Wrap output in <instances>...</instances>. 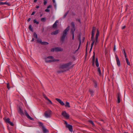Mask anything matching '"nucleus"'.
<instances>
[{"label":"nucleus","instance_id":"1","mask_svg":"<svg viewBox=\"0 0 133 133\" xmlns=\"http://www.w3.org/2000/svg\"><path fill=\"white\" fill-rule=\"evenodd\" d=\"M70 29V26H68V27L64 31L60 38L61 42L62 43L65 40L67 35V32Z\"/></svg>","mask_w":133,"mask_h":133},{"label":"nucleus","instance_id":"2","mask_svg":"<svg viewBox=\"0 0 133 133\" xmlns=\"http://www.w3.org/2000/svg\"><path fill=\"white\" fill-rule=\"evenodd\" d=\"M45 62L47 63H51L52 62L59 61L58 59H54V57L52 56H49L47 57L44 58Z\"/></svg>","mask_w":133,"mask_h":133},{"label":"nucleus","instance_id":"3","mask_svg":"<svg viewBox=\"0 0 133 133\" xmlns=\"http://www.w3.org/2000/svg\"><path fill=\"white\" fill-rule=\"evenodd\" d=\"M71 64H72L71 62H69L65 64H60L59 66V69L63 70L68 69Z\"/></svg>","mask_w":133,"mask_h":133},{"label":"nucleus","instance_id":"4","mask_svg":"<svg viewBox=\"0 0 133 133\" xmlns=\"http://www.w3.org/2000/svg\"><path fill=\"white\" fill-rule=\"evenodd\" d=\"M52 115V111L50 110H48L45 112L44 113V116L46 118H50Z\"/></svg>","mask_w":133,"mask_h":133},{"label":"nucleus","instance_id":"5","mask_svg":"<svg viewBox=\"0 0 133 133\" xmlns=\"http://www.w3.org/2000/svg\"><path fill=\"white\" fill-rule=\"evenodd\" d=\"M62 115L65 118L68 119L69 118V115L65 111H62Z\"/></svg>","mask_w":133,"mask_h":133},{"label":"nucleus","instance_id":"6","mask_svg":"<svg viewBox=\"0 0 133 133\" xmlns=\"http://www.w3.org/2000/svg\"><path fill=\"white\" fill-rule=\"evenodd\" d=\"M96 29V28L95 27H94L92 29L91 32V39H94V35L95 34V32Z\"/></svg>","mask_w":133,"mask_h":133},{"label":"nucleus","instance_id":"7","mask_svg":"<svg viewBox=\"0 0 133 133\" xmlns=\"http://www.w3.org/2000/svg\"><path fill=\"white\" fill-rule=\"evenodd\" d=\"M115 56L117 62V64L118 66H121V64L119 58L116 55H115Z\"/></svg>","mask_w":133,"mask_h":133},{"label":"nucleus","instance_id":"8","mask_svg":"<svg viewBox=\"0 0 133 133\" xmlns=\"http://www.w3.org/2000/svg\"><path fill=\"white\" fill-rule=\"evenodd\" d=\"M25 114L26 116L28 118V119H30L31 120H34V119L32 117H31L29 115V114H28V112H27V111L26 110H25Z\"/></svg>","mask_w":133,"mask_h":133},{"label":"nucleus","instance_id":"9","mask_svg":"<svg viewBox=\"0 0 133 133\" xmlns=\"http://www.w3.org/2000/svg\"><path fill=\"white\" fill-rule=\"evenodd\" d=\"M55 99L60 104L62 105H65V104L64 102L61 101V100L59 99L58 98H56Z\"/></svg>","mask_w":133,"mask_h":133},{"label":"nucleus","instance_id":"10","mask_svg":"<svg viewBox=\"0 0 133 133\" xmlns=\"http://www.w3.org/2000/svg\"><path fill=\"white\" fill-rule=\"evenodd\" d=\"M59 30H57L55 31H54L51 33V34L52 35H57L59 33Z\"/></svg>","mask_w":133,"mask_h":133},{"label":"nucleus","instance_id":"11","mask_svg":"<svg viewBox=\"0 0 133 133\" xmlns=\"http://www.w3.org/2000/svg\"><path fill=\"white\" fill-rule=\"evenodd\" d=\"M91 41H92V43L91 44V48L90 49V52L92 49L93 46L94 45L95 42V39H91Z\"/></svg>","mask_w":133,"mask_h":133},{"label":"nucleus","instance_id":"12","mask_svg":"<svg viewBox=\"0 0 133 133\" xmlns=\"http://www.w3.org/2000/svg\"><path fill=\"white\" fill-rule=\"evenodd\" d=\"M99 34V31L98 29L97 30V33L96 34L95 37V40L96 41V42L98 41V36Z\"/></svg>","mask_w":133,"mask_h":133},{"label":"nucleus","instance_id":"13","mask_svg":"<svg viewBox=\"0 0 133 133\" xmlns=\"http://www.w3.org/2000/svg\"><path fill=\"white\" fill-rule=\"evenodd\" d=\"M42 129L44 133H47L49 132L48 130L45 127H43Z\"/></svg>","mask_w":133,"mask_h":133},{"label":"nucleus","instance_id":"14","mask_svg":"<svg viewBox=\"0 0 133 133\" xmlns=\"http://www.w3.org/2000/svg\"><path fill=\"white\" fill-rule=\"evenodd\" d=\"M66 127L69 129V130L70 131L72 132V126L71 125L69 124Z\"/></svg>","mask_w":133,"mask_h":133},{"label":"nucleus","instance_id":"15","mask_svg":"<svg viewBox=\"0 0 133 133\" xmlns=\"http://www.w3.org/2000/svg\"><path fill=\"white\" fill-rule=\"evenodd\" d=\"M63 50V49L61 47H56L55 48V51H62Z\"/></svg>","mask_w":133,"mask_h":133},{"label":"nucleus","instance_id":"16","mask_svg":"<svg viewBox=\"0 0 133 133\" xmlns=\"http://www.w3.org/2000/svg\"><path fill=\"white\" fill-rule=\"evenodd\" d=\"M58 23V21L57 20L53 24L52 26V27L53 28H56L57 26V23Z\"/></svg>","mask_w":133,"mask_h":133},{"label":"nucleus","instance_id":"17","mask_svg":"<svg viewBox=\"0 0 133 133\" xmlns=\"http://www.w3.org/2000/svg\"><path fill=\"white\" fill-rule=\"evenodd\" d=\"M120 97L121 95L119 94H118L117 99V103H119L120 102Z\"/></svg>","mask_w":133,"mask_h":133},{"label":"nucleus","instance_id":"18","mask_svg":"<svg viewBox=\"0 0 133 133\" xmlns=\"http://www.w3.org/2000/svg\"><path fill=\"white\" fill-rule=\"evenodd\" d=\"M89 91L90 92L91 96H93L94 95L93 94L94 92V91L90 89L89 90Z\"/></svg>","mask_w":133,"mask_h":133},{"label":"nucleus","instance_id":"19","mask_svg":"<svg viewBox=\"0 0 133 133\" xmlns=\"http://www.w3.org/2000/svg\"><path fill=\"white\" fill-rule=\"evenodd\" d=\"M38 124L39 127L42 129L43 128V127H44L43 125V123L41 122H38Z\"/></svg>","mask_w":133,"mask_h":133},{"label":"nucleus","instance_id":"20","mask_svg":"<svg viewBox=\"0 0 133 133\" xmlns=\"http://www.w3.org/2000/svg\"><path fill=\"white\" fill-rule=\"evenodd\" d=\"M0 4L1 5H4V4H6L8 6H10V4L6 2H1L0 3Z\"/></svg>","mask_w":133,"mask_h":133},{"label":"nucleus","instance_id":"21","mask_svg":"<svg viewBox=\"0 0 133 133\" xmlns=\"http://www.w3.org/2000/svg\"><path fill=\"white\" fill-rule=\"evenodd\" d=\"M93 82L94 84V85L95 87L97 88V83L95 80H93Z\"/></svg>","mask_w":133,"mask_h":133},{"label":"nucleus","instance_id":"22","mask_svg":"<svg viewBox=\"0 0 133 133\" xmlns=\"http://www.w3.org/2000/svg\"><path fill=\"white\" fill-rule=\"evenodd\" d=\"M19 112L21 115H23L24 114L23 110L20 108H19Z\"/></svg>","mask_w":133,"mask_h":133},{"label":"nucleus","instance_id":"23","mask_svg":"<svg viewBox=\"0 0 133 133\" xmlns=\"http://www.w3.org/2000/svg\"><path fill=\"white\" fill-rule=\"evenodd\" d=\"M75 29V28H72L71 29L70 32L71 34H74Z\"/></svg>","mask_w":133,"mask_h":133},{"label":"nucleus","instance_id":"24","mask_svg":"<svg viewBox=\"0 0 133 133\" xmlns=\"http://www.w3.org/2000/svg\"><path fill=\"white\" fill-rule=\"evenodd\" d=\"M95 64L96 66L98 67L99 66V65L98 63V58H96L95 61Z\"/></svg>","mask_w":133,"mask_h":133},{"label":"nucleus","instance_id":"25","mask_svg":"<svg viewBox=\"0 0 133 133\" xmlns=\"http://www.w3.org/2000/svg\"><path fill=\"white\" fill-rule=\"evenodd\" d=\"M97 71L98 72V75H99V76H101V73L100 68H98Z\"/></svg>","mask_w":133,"mask_h":133},{"label":"nucleus","instance_id":"26","mask_svg":"<svg viewBox=\"0 0 133 133\" xmlns=\"http://www.w3.org/2000/svg\"><path fill=\"white\" fill-rule=\"evenodd\" d=\"M65 106L68 108H70V106L69 105V103L68 102H66V104L65 105Z\"/></svg>","mask_w":133,"mask_h":133},{"label":"nucleus","instance_id":"27","mask_svg":"<svg viewBox=\"0 0 133 133\" xmlns=\"http://www.w3.org/2000/svg\"><path fill=\"white\" fill-rule=\"evenodd\" d=\"M42 45H46L49 44L48 43L46 42H42L41 44Z\"/></svg>","mask_w":133,"mask_h":133},{"label":"nucleus","instance_id":"28","mask_svg":"<svg viewBox=\"0 0 133 133\" xmlns=\"http://www.w3.org/2000/svg\"><path fill=\"white\" fill-rule=\"evenodd\" d=\"M5 121L6 123H8L10 122V119L9 118L5 119Z\"/></svg>","mask_w":133,"mask_h":133},{"label":"nucleus","instance_id":"29","mask_svg":"<svg viewBox=\"0 0 133 133\" xmlns=\"http://www.w3.org/2000/svg\"><path fill=\"white\" fill-rule=\"evenodd\" d=\"M46 20V18H42L41 19V21L42 22H45Z\"/></svg>","mask_w":133,"mask_h":133},{"label":"nucleus","instance_id":"30","mask_svg":"<svg viewBox=\"0 0 133 133\" xmlns=\"http://www.w3.org/2000/svg\"><path fill=\"white\" fill-rule=\"evenodd\" d=\"M125 60L127 64L130 65V63L128 59L127 58H126V59H125Z\"/></svg>","mask_w":133,"mask_h":133},{"label":"nucleus","instance_id":"31","mask_svg":"<svg viewBox=\"0 0 133 133\" xmlns=\"http://www.w3.org/2000/svg\"><path fill=\"white\" fill-rule=\"evenodd\" d=\"M71 25L72 28H75V24L74 22H72L71 23Z\"/></svg>","mask_w":133,"mask_h":133},{"label":"nucleus","instance_id":"32","mask_svg":"<svg viewBox=\"0 0 133 133\" xmlns=\"http://www.w3.org/2000/svg\"><path fill=\"white\" fill-rule=\"evenodd\" d=\"M29 29L31 31H33V28H32V26L31 25H30L29 26Z\"/></svg>","mask_w":133,"mask_h":133},{"label":"nucleus","instance_id":"33","mask_svg":"<svg viewBox=\"0 0 133 133\" xmlns=\"http://www.w3.org/2000/svg\"><path fill=\"white\" fill-rule=\"evenodd\" d=\"M95 55H94V54L93 56V57H92V60H93V64H94V62L95 61Z\"/></svg>","mask_w":133,"mask_h":133},{"label":"nucleus","instance_id":"34","mask_svg":"<svg viewBox=\"0 0 133 133\" xmlns=\"http://www.w3.org/2000/svg\"><path fill=\"white\" fill-rule=\"evenodd\" d=\"M69 12V11H67L64 15L63 16L64 18H65L67 15L68 14Z\"/></svg>","mask_w":133,"mask_h":133},{"label":"nucleus","instance_id":"35","mask_svg":"<svg viewBox=\"0 0 133 133\" xmlns=\"http://www.w3.org/2000/svg\"><path fill=\"white\" fill-rule=\"evenodd\" d=\"M33 22L34 23H36L37 24H38L39 23V22L37 21L36 19H34Z\"/></svg>","mask_w":133,"mask_h":133},{"label":"nucleus","instance_id":"36","mask_svg":"<svg viewBox=\"0 0 133 133\" xmlns=\"http://www.w3.org/2000/svg\"><path fill=\"white\" fill-rule=\"evenodd\" d=\"M34 37L36 39L37 38V36L36 33H34Z\"/></svg>","mask_w":133,"mask_h":133},{"label":"nucleus","instance_id":"37","mask_svg":"<svg viewBox=\"0 0 133 133\" xmlns=\"http://www.w3.org/2000/svg\"><path fill=\"white\" fill-rule=\"evenodd\" d=\"M37 41L38 42L41 44L42 42V40L41 39H38L37 40Z\"/></svg>","mask_w":133,"mask_h":133},{"label":"nucleus","instance_id":"38","mask_svg":"<svg viewBox=\"0 0 133 133\" xmlns=\"http://www.w3.org/2000/svg\"><path fill=\"white\" fill-rule=\"evenodd\" d=\"M89 122L93 126L94 125V124L93 122L91 120H90L89 121Z\"/></svg>","mask_w":133,"mask_h":133},{"label":"nucleus","instance_id":"39","mask_svg":"<svg viewBox=\"0 0 133 133\" xmlns=\"http://www.w3.org/2000/svg\"><path fill=\"white\" fill-rule=\"evenodd\" d=\"M47 100L49 102V103L50 104H53V103L52 102H51V100H50L48 98Z\"/></svg>","mask_w":133,"mask_h":133},{"label":"nucleus","instance_id":"40","mask_svg":"<svg viewBox=\"0 0 133 133\" xmlns=\"http://www.w3.org/2000/svg\"><path fill=\"white\" fill-rule=\"evenodd\" d=\"M43 97L44 98L47 100L48 99V97L46 96V95L44 94H43Z\"/></svg>","mask_w":133,"mask_h":133},{"label":"nucleus","instance_id":"41","mask_svg":"<svg viewBox=\"0 0 133 133\" xmlns=\"http://www.w3.org/2000/svg\"><path fill=\"white\" fill-rule=\"evenodd\" d=\"M64 71L63 70H62L61 71L58 70L57 71V72L58 73H61V72H63Z\"/></svg>","mask_w":133,"mask_h":133},{"label":"nucleus","instance_id":"42","mask_svg":"<svg viewBox=\"0 0 133 133\" xmlns=\"http://www.w3.org/2000/svg\"><path fill=\"white\" fill-rule=\"evenodd\" d=\"M9 124H10L12 126H13L14 125V124L12 122H11V121L9 123Z\"/></svg>","mask_w":133,"mask_h":133},{"label":"nucleus","instance_id":"43","mask_svg":"<svg viewBox=\"0 0 133 133\" xmlns=\"http://www.w3.org/2000/svg\"><path fill=\"white\" fill-rule=\"evenodd\" d=\"M79 45H81V40L80 37H79Z\"/></svg>","mask_w":133,"mask_h":133},{"label":"nucleus","instance_id":"44","mask_svg":"<svg viewBox=\"0 0 133 133\" xmlns=\"http://www.w3.org/2000/svg\"><path fill=\"white\" fill-rule=\"evenodd\" d=\"M55 50V48H53L51 49V51L52 52H54Z\"/></svg>","mask_w":133,"mask_h":133},{"label":"nucleus","instance_id":"45","mask_svg":"<svg viewBox=\"0 0 133 133\" xmlns=\"http://www.w3.org/2000/svg\"><path fill=\"white\" fill-rule=\"evenodd\" d=\"M7 87L9 89L10 88L9 83H8L7 84Z\"/></svg>","mask_w":133,"mask_h":133},{"label":"nucleus","instance_id":"46","mask_svg":"<svg viewBox=\"0 0 133 133\" xmlns=\"http://www.w3.org/2000/svg\"><path fill=\"white\" fill-rule=\"evenodd\" d=\"M65 122V124H66V127L69 124H68L67 122L65 121H64Z\"/></svg>","mask_w":133,"mask_h":133},{"label":"nucleus","instance_id":"47","mask_svg":"<svg viewBox=\"0 0 133 133\" xmlns=\"http://www.w3.org/2000/svg\"><path fill=\"white\" fill-rule=\"evenodd\" d=\"M72 39L74 40V34H72Z\"/></svg>","mask_w":133,"mask_h":133},{"label":"nucleus","instance_id":"48","mask_svg":"<svg viewBox=\"0 0 133 133\" xmlns=\"http://www.w3.org/2000/svg\"><path fill=\"white\" fill-rule=\"evenodd\" d=\"M45 11L46 12H49L50 11V10H49L47 9H45Z\"/></svg>","mask_w":133,"mask_h":133},{"label":"nucleus","instance_id":"49","mask_svg":"<svg viewBox=\"0 0 133 133\" xmlns=\"http://www.w3.org/2000/svg\"><path fill=\"white\" fill-rule=\"evenodd\" d=\"M122 52L123 53V54H124L125 53H126V52H125V49H123V50H122Z\"/></svg>","mask_w":133,"mask_h":133},{"label":"nucleus","instance_id":"50","mask_svg":"<svg viewBox=\"0 0 133 133\" xmlns=\"http://www.w3.org/2000/svg\"><path fill=\"white\" fill-rule=\"evenodd\" d=\"M47 3V1H45L44 3V5H45Z\"/></svg>","mask_w":133,"mask_h":133},{"label":"nucleus","instance_id":"51","mask_svg":"<svg viewBox=\"0 0 133 133\" xmlns=\"http://www.w3.org/2000/svg\"><path fill=\"white\" fill-rule=\"evenodd\" d=\"M51 6L50 5H49V6H48L47 7V9H49V8H51Z\"/></svg>","mask_w":133,"mask_h":133},{"label":"nucleus","instance_id":"52","mask_svg":"<svg viewBox=\"0 0 133 133\" xmlns=\"http://www.w3.org/2000/svg\"><path fill=\"white\" fill-rule=\"evenodd\" d=\"M35 13V11H33L32 12V13L31 14V15H33Z\"/></svg>","mask_w":133,"mask_h":133},{"label":"nucleus","instance_id":"53","mask_svg":"<svg viewBox=\"0 0 133 133\" xmlns=\"http://www.w3.org/2000/svg\"><path fill=\"white\" fill-rule=\"evenodd\" d=\"M31 20V19L30 18H29L28 19V21L29 22Z\"/></svg>","mask_w":133,"mask_h":133},{"label":"nucleus","instance_id":"54","mask_svg":"<svg viewBox=\"0 0 133 133\" xmlns=\"http://www.w3.org/2000/svg\"><path fill=\"white\" fill-rule=\"evenodd\" d=\"M125 26H123L122 28V29H125Z\"/></svg>","mask_w":133,"mask_h":133},{"label":"nucleus","instance_id":"55","mask_svg":"<svg viewBox=\"0 0 133 133\" xmlns=\"http://www.w3.org/2000/svg\"><path fill=\"white\" fill-rule=\"evenodd\" d=\"M115 50H116V48H115V46L114 48V51H115Z\"/></svg>","mask_w":133,"mask_h":133},{"label":"nucleus","instance_id":"56","mask_svg":"<svg viewBox=\"0 0 133 133\" xmlns=\"http://www.w3.org/2000/svg\"><path fill=\"white\" fill-rule=\"evenodd\" d=\"M34 41V38H32V39L31 40V42H33Z\"/></svg>","mask_w":133,"mask_h":133},{"label":"nucleus","instance_id":"57","mask_svg":"<svg viewBox=\"0 0 133 133\" xmlns=\"http://www.w3.org/2000/svg\"><path fill=\"white\" fill-rule=\"evenodd\" d=\"M37 0H34V2L36 3L37 2Z\"/></svg>","mask_w":133,"mask_h":133},{"label":"nucleus","instance_id":"58","mask_svg":"<svg viewBox=\"0 0 133 133\" xmlns=\"http://www.w3.org/2000/svg\"><path fill=\"white\" fill-rule=\"evenodd\" d=\"M97 42H96H96H95V45H96V44H97Z\"/></svg>","mask_w":133,"mask_h":133},{"label":"nucleus","instance_id":"59","mask_svg":"<svg viewBox=\"0 0 133 133\" xmlns=\"http://www.w3.org/2000/svg\"><path fill=\"white\" fill-rule=\"evenodd\" d=\"M53 2L54 3H55V0H52Z\"/></svg>","mask_w":133,"mask_h":133},{"label":"nucleus","instance_id":"60","mask_svg":"<svg viewBox=\"0 0 133 133\" xmlns=\"http://www.w3.org/2000/svg\"><path fill=\"white\" fill-rule=\"evenodd\" d=\"M54 6H55V8H56V4L55 3V4Z\"/></svg>","mask_w":133,"mask_h":133},{"label":"nucleus","instance_id":"61","mask_svg":"<svg viewBox=\"0 0 133 133\" xmlns=\"http://www.w3.org/2000/svg\"><path fill=\"white\" fill-rule=\"evenodd\" d=\"M39 6H36V8H39Z\"/></svg>","mask_w":133,"mask_h":133},{"label":"nucleus","instance_id":"62","mask_svg":"<svg viewBox=\"0 0 133 133\" xmlns=\"http://www.w3.org/2000/svg\"><path fill=\"white\" fill-rule=\"evenodd\" d=\"M125 56V59H126V58H127V55H126V56Z\"/></svg>","mask_w":133,"mask_h":133},{"label":"nucleus","instance_id":"63","mask_svg":"<svg viewBox=\"0 0 133 133\" xmlns=\"http://www.w3.org/2000/svg\"><path fill=\"white\" fill-rule=\"evenodd\" d=\"M80 45H79V46H78V49H79V47H80Z\"/></svg>","mask_w":133,"mask_h":133},{"label":"nucleus","instance_id":"64","mask_svg":"<svg viewBox=\"0 0 133 133\" xmlns=\"http://www.w3.org/2000/svg\"><path fill=\"white\" fill-rule=\"evenodd\" d=\"M101 121H103V122H104V120L103 119H102L101 120Z\"/></svg>","mask_w":133,"mask_h":133}]
</instances>
